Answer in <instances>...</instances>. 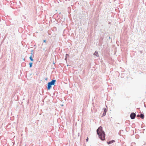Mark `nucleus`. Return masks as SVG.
<instances>
[{"label": "nucleus", "mask_w": 146, "mask_h": 146, "mask_svg": "<svg viewBox=\"0 0 146 146\" xmlns=\"http://www.w3.org/2000/svg\"><path fill=\"white\" fill-rule=\"evenodd\" d=\"M114 142H115L114 140H111V141H109V142H108V144H111V143H113Z\"/></svg>", "instance_id": "423d86ee"}, {"label": "nucleus", "mask_w": 146, "mask_h": 146, "mask_svg": "<svg viewBox=\"0 0 146 146\" xmlns=\"http://www.w3.org/2000/svg\"><path fill=\"white\" fill-rule=\"evenodd\" d=\"M47 78H46L45 79V80H47Z\"/></svg>", "instance_id": "a211bd4d"}, {"label": "nucleus", "mask_w": 146, "mask_h": 146, "mask_svg": "<svg viewBox=\"0 0 146 146\" xmlns=\"http://www.w3.org/2000/svg\"><path fill=\"white\" fill-rule=\"evenodd\" d=\"M86 141L87 142H88V137H87L86 139Z\"/></svg>", "instance_id": "ddd939ff"}, {"label": "nucleus", "mask_w": 146, "mask_h": 146, "mask_svg": "<svg viewBox=\"0 0 146 146\" xmlns=\"http://www.w3.org/2000/svg\"><path fill=\"white\" fill-rule=\"evenodd\" d=\"M136 116V114L134 113H131L130 115L131 118L132 119H134L135 118Z\"/></svg>", "instance_id": "7ed1b4c3"}, {"label": "nucleus", "mask_w": 146, "mask_h": 146, "mask_svg": "<svg viewBox=\"0 0 146 146\" xmlns=\"http://www.w3.org/2000/svg\"><path fill=\"white\" fill-rule=\"evenodd\" d=\"M54 64H55V63L54 62L53 63Z\"/></svg>", "instance_id": "6ab92c4d"}, {"label": "nucleus", "mask_w": 146, "mask_h": 146, "mask_svg": "<svg viewBox=\"0 0 146 146\" xmlns=\"http://www.w3.org/2000/svg\"><path fill=\"white\" fill-rule=\"evenodd\" d=\"M140 117L141 119H143L144 117V115L143 114H140Z\"/></svg>", "instance_id": "0eeeda50"}, {"label": "nucleus", "mask_w": 146, "mask_h": 146, "mask_svg": "<svg viewBox=\"0 0 146 146\" xmlns=\"http://www.w3.org/2000/svg\"><path fill=\"white\" fill-rule=\"evenodd\" d=\"M94 55L95 56H96L97 57L99 56V55H98V52L96 51L94 53Z\"/></svg>", "instance_id": "39448f33"}, {"label": "nucleus", "mask_w": 146, "mask_h": 146, "mask_svg": "<svg viewBox=\"0 0 146 146\" xmlns=\"http://www.w3.org/2000/svg\"><path fill=\"white\" fill-rule=\"evenodd\" d=\"M69 56V54H66V57L65 58V59H66L67 58V56Z\"/></svg>", "instance_id": "9d476101"}, {"label": "nucleus", "mask_w": 146, "mask_h": 146, "mask_svg": "<svg viewBox=\"0 0 146 146\" xmlns=\"http://www.w3.org/2000/svg\"><path fill=\"white\" fill-rule=\"evenodd\" d=\"M43 42H46V40H43Z\"/></svg>", "instance_id": "f8f14e48"}, {"label": "nucleus", "mask_w": 146, "mask_h": 146, "mask_svg": "<svg viewBox=\"0 0 146 146\" xmlns=\"http://www.w3.org/2000/svg\"><path fill=\"white\" fill-rule=\"evenodd\" d=\"M56 80H52L51 82H49L48 83L47 89L50 90L52 87V85H55V84Z\"/></svg>", "instance_id": "f03ea898"}, {"label": "nucleus", "mask_w": 146, "mask_h": 146, "mask_svg": "<svg viewBox=\"0 0 146 146\" xmlns=\"http://www.w3.org/2000/svg\"><path fill=\"white\" fill-rule=\"evenodd\" d=\"M109 39H110V37H109Z\"/></svg>", "instance_id": "f3484780"}, {"label": "nucleus", "mask_w": 146, "mask_h": 146, "mask_svg": "<svg viewBox=\"0 0 146 146\" xmlns=\"http://www.w3.org/2000/svg\"><path fill=\"white\" fill-rule=\"evenodd\" d=\"M33 50H31V52L33 53Z\"/></svg>", "instance_id": "4468645a"}, {"label": "nucleus", "mask_w": 146, "mask_h": 146, "mask_svg": "<svg viewBox=\"0 0 146 146\" xmlns=\"http://www.w3.org/2000/svg\"><path fill=\"white\" fill-rule=\"evenodd\" d=\"M31 55H32V54H33V53L31 52Z\"/></svg>", "instance_id": "2eb2a0df"}, {"label": "nucleus", "mask_w": 146, "mask_h": 146, "mask_svg": "<svg viewBox=\"0 0 146 146\" xmlns=\"http://www.w3.org/2000/svg\"><path fill=\"white\" fill-rule=\"evenodd\" d=\"M140 115L138 114L137 115V117H140Z\"/></svg>", "instance_id": "9b49d317"}, {"label": "nucleus", "mask_w": 146, "mask_h": 146, "mask_svg": "<svg viewBox=\"0 0 146 146\" xmlns=\"http://www.w3.org/2000/svg\"><path fill=\"white\" fill-rule=\"evenodd\" d=\"M33 63L32 62H31L29 63V67L30 68H31L32 67V65H33Z\"/></svg>", "instance_id": "1a4fd4ad"}, {"label": "nucleus", "mask_w": 146, "mask_h": 146, "mask_svg": "<svg viewBox=\"0 0 146 146\" xmlns=\"http://www.w3.org/2000/svg\"><path fill=\"white\" fill-rule=\"evenodd\" d=\"M107 111V108H104L103 113L102 115V116H104L106 115Z\"/></svg>", "instance_id": "20e7f679"}, {"label": "nucleus", "mask_w": 146, "mask_h": 146, "mask_svg": "<svg viewBox=\"0 0 146 146\" xmlns=\"http://www.w3.org/2000/svg\"><path fill=\"white\" fill-rule=\"evenodd\" d=\"M29 59H30V60L32 61H34V60L33 59V58H32V55H31V56H30V57H29Z\"/></svg>", "instance_id": "6e6552de"}, {"label": "nucleus", "mask_w": 146, "mask_h": 146, "mask_svg": "<svg viewBox=\"0 0 146 146\" xmlns=\"http://www.w3.org/2000/svg\"><path fill=\"white\" fill-rule=\"evenodd\" d=\"M97 134L98 135L102 141L105 139V134L102 130V127L100 126L96 130Z\"/></svg>", "instance_id": "f257e3e1"}, {"label": "nucleus", "mask_w": 146, "mask_h": 146, "mask_svg": "<svg viewBox=\"0 0 146 146\" xmlns=\"http://www.w3.org/2000/svg\"><path fill=\"white\" fill-rule=\"evenodd\" d=\"M25 58L23 59V60H24V61H25Z\"/></svg>", "instance_id": "dca6fc26"}]
</instances>
